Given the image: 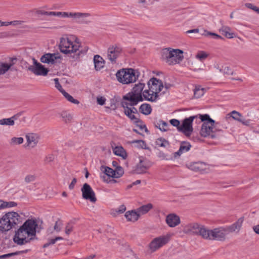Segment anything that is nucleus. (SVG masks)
Returning a JSON list of instances; mask_svg holds the SVG:
<instances>
[{
    "mask_svg": "<svg viewBox=\"0 0 259 259\" xmlns=\"http://www.w3.org/2000/svg\"><path fill=\"white\" fill-rule=\"evenodd\" d=\"M115 171V178H119L122 177L124 174L123 168L120 166H117Z\"/></svg>",
    "mask_w": 259,
    "mask_h": 259,
    "instance_id": "obj_46",
    "label": "nucleus"
},
{
    "mask_svg": "<svg viewBox=\"0 0 259 259\" xmlns=\"http://www.w3.org/2000/svg\"><path fill=\"white\" fill-rule=\"evenodd\" d=\"M34 65L28 67V70L36 75L46 76L48 74L49 69L38 62L34 58L33 59Z\"/></svg>",
    "mask_w": 259,
    "mask_h": 259,
    "instance_id": "obj_12",
    "label": "nucleus"
},
{
    "mask_svg": "<svg viewBox=\"0 0 259 259\" xmlns=\"http://www.w3.org/2000/svg\"><path fill=\"white\" fill-rule=\"evenodd\" d=\"M213 125H214V124L203 123L200 132L201 136L203 137H209L211 139L216 138L218 135L214 134Z\"/></svg>",
    "mask_w": 259,
    "mask_h": 259,
    "instance_id": "obj_15",
    "label": "nucleus"
},
{
    "mask_svg": "<svg viewBox=\"0 0 259 259\" xmlns=\"http://www.w3.org/2000/svg\"><path fill=\"white\" fill-rule=\"evenodd\" d=\"M7 217L4 214L0 219V231L2 233H6L14 228L12 226V223L8 220V219Z\"/></svg>",
    "mask_w": 259,
    "mask_h": 259,
    "instance_id": "obj_19",
    "label": "nucleus"
},
{
    "mask_svg": "<svg viewBox=\"0 0 259 259\" xmlns=\"http://www.w3.org/2000/svg\"><path fill=\"white\" fill-rule=\"evenodd\" d=\"M61 59L62 56L58 53H46L41 57L40 60L43 63L54 64L57 62V60Z\"/></svg>",
    "mask_w": 259,
    "mask_h": 259,
    "instance_id": "obj_16",
    "label": "nucleus"
},
{
    "mask_svg": "<svg viewBox=\"0 0 259 259\" xmlns=\"http://www.w3.org/2000/svg\"><path fill=\"white\" fill-rule=\"evenodd\" d=\"M199 116L201 121L203 122V123H208V124L210 123L211 124L215 123V121L211 119L209 115L207 114L203 115L199 114Z\"/></svg>",
    "mask_w": 259,
    "mask_h": 259,
    "instance_id": "obj_37",
    "label": "nucleus"
},
{
    "mask_svg": "<svg viewBox=\"0 0 259 259\" xmlns=\"http://www.w3.org/2000/svg\"><path fill=\"white\" fill-rule=\"evenodd\" d=\"M139 111L144 115H149L152 112L151 106L147 103L142 104L139 108Z\"/></svg>",
    "mask_w": 259,
    "mask_h": 259,
    "instance_id": "obj_28",
    "label": "nucleus"
},
{
    "mask_svg": "<svg viewBox=\"0 0 259 259\" xmlns=\"http://www.w3.org/2000/svg\"><path fill=\"white\" fill-rule=\"evenodd\" d=\"M148 85L151 93L155 95H158L164 87L162 81L155 77L151 78L148 82Z\"/></svg>",
    "mask_w": 259,
    "mask_h": 259,
    "instance_id": "obj_14",
    "label": "nucleus"
},
{
    "mask_svg": "<svg viewBox=\"0 0 259 259\" xmlns=\"http://www.w3.org/2000/svg\"><path fill=\"white\" fill-rule=\"evenodd\" d=\"M191 147V145L188 142L182 141L181 142L180 146V152L182 153L188 151Z\"/></svg>",
    "mask_w": 259,
    "mask_h": 259,
    "instance_id": "obj_36",
    "label": "nucleus"
},
{
    "mask_svg": "<svg viewBox=\"0 0 259 259\" xmlns=\"http://www.w3.org/2000/svg\"><path fill=\"white\" fill-rule=\"evenodd\" d=\"M77 182V180L76 178H73L72 180V182L71 183L69 184V189L70 190H72L74 189V186L75 185V184Z\"/></svg>",
    "mask_w": 259,
    "mask_h": 259,
    "instance_id": "obj_63",
    "label": "nucleus"
},
{
    "mask_svg": "<svg viewBox=\"0 0 259 259\" xmlns=\"http://www.w3.org/2000/svg\"><path fill=\"white\" fill-rule=\"evenodd\" d=\"M243 221V218H239L237 222L233 224L232 225L225 227L226 230L227 231V235L230 233H232L235 232L236 230L238 232L242 226V224Z\"/></svg>",
    "mask_w": 259,
    "mask_h": 259,
    "instance_id": "obj_21",
    "label": "nucleus"
},
{
    "mask_svg": "<svg viewBox=\"0 0 259 259\" xmlns=\"http://www.w3.org/2000/svg\"><path fill=\"white\" fill-rule=\"evenodd\" d=\"M17 205V203L14 201H4L0 200V209H4L6 208H11L15 207Z\"/></svg>",
    "mask_w": 259,
    "mask_h": 259,
    "instance_id": "obj_35",
    "label": "nucleus"
},
{
    "mask_svg": "<svg viewBox=\"0 0 259 259\" xmlns=\"http://www.w3.org/2000/svg\"><path fill=\"white\" fill-rule=\"evenodd\" d=\"M227 231L225 227L216 228L212 230L206 229L204 239L224 241L226 239Z\"/></svg>",
    "mask_w": 259,
    "mask_h": 259,
    "instance_id": "obj_6",
    "label": "nucleus"
},
{
    "mask_svg": "<svg viewBox=\"0 0 259 259\" xmlns=\"http://www.w3.org/2000/svg\"><path fill=\"white\" fill-rule=\"evenodd\" d=\"M5 215L7 217L8 220L12 223V226L14 228H16V226L22 222V218L16 212H9L6 213Z\"/></svg>",
    "mask_w": 259,
    "mask_h": 259,
    "instance_id": "obj_18",
    "label": "nucleus"
},
{
    "mask_svg": "<svg viewBox=\"0 0 259 259\" xmlns=\"http://www.w3.org/2000/svg\"><path fill=\"white\" fill-rule=\"evenodd\" d=\"M155 143L157 146L164 148L169 145V142L163 138H158Z\"/></svg>",
    "mask_w": 259,
    "mask_h": 259,
    "instance_id": "obj_41",
    "label": "nucleus"
},
{
    "mask_svg": "<svg viewBox=\"0 0 259 259\" xmlns=\"http://www.w3.org/2000/svg\"><path fill=\"white\" fill-rule=\"evenodd\" d=\"M62 223L61 222H59V221H56L54 227V229L57 232H60L61 231V226Z\"/></svg>",
    "mask_w": 259,
    "mask_h": 259,
    "instance_id": "obj_61",
    "label": "nucleus"
},
{
    "mask_svg": "<svg viewBox=\"0 0 259 259\" xmlns=\"http://www.w3.org/2000/svg\"><path fill=\"white\" fill-rule=\"evenodd\" d=\"M59 47L60 52L68 54V57L71 58L73 61L79 60L87 52V49H82L80 45L73 44L68 38H61Z\"/></svg>",
    "mask_w": 259,
    "mask_h": 259,
    "instance_id": "obj_2",
    "label": "nucleus"
},
{
    "mask_svg": "<svg viewBox=\"0 0 259 259\" xmlns=\"http://www.w3.org/2000/svg\"><path fill=\"white\" fill-rule=\"evenodd\" d=\"M183 51L170 48L163 49L161 52V59L169 65L179 63L184 58Z\"/></svg>",
    "mask_w": 259,
    "mask_h": 259,
    "instance_id": "obj_3",
    "label": "nucleus"
},
{
    "mask_svg": "<svg viewBox=\"0 0 259 259\" xmlns=\"http://www.w3.org/2000/svg\"><path fill=\"white\" fill-rule=\"evenodd\" d=\"M73 225L72 223H68L66 227L65 230V232L67 235H69L70 234V233L73 230Z\"/></svg>",
    "mask_w": 259,
    "mask_h": 259,
    "instance_id": "obj_51",
    "label": "nucleus"
},
{
    "mask_svg": "<svg viewBox=\"0 0 259 259\" xmlns=\"http://www.w3.org/2000/svg\"><path fill=\"white\" fill-rule=\"evenodd\" d=\"M204 163L203 162H192L188 165V167L192 170L199 171L202 170Z\"/></svg>",
    "mask_w": 259,
    "mask_h": 259,
    "instance_id": "obj_27",
    "label": "nucleus"
},
{
    "mask_svg": "<svg viewBox=\"0 0 259 259\" xmlns=\"http://www.w3.org/2000/svg\"><path fill=\"white\" fill-rule=\"evenodd\" d=\"M95 68L96 70H100L104 66V60L102 57L96 55L94 57Z\"/></svg>",
    "mask_w": 259,
    "mask_h": 259,
    "instance_id": "obj_24",
    "label": "nucleus"
},
{
    "mask_svg": "<svg viewBox=\"0 0 259 259\" xmlns=\"http://www.w3.org/2000/svg\"><path fill=\"white\" fill-rule=\"evenodd\" d=\"M245 6L247 8L251 9L259 14V8H257L256 6L253 5L252 4L246 3L245 4Z\"/></svg>",
    "mask_w": 259,
    "mask_h": 259,
    "instance_id": "obj_56",
    "label": "nucleus"
},
{
    "mask_svg": "<svg viewBox=\"0 0 259 259\" xmlns=\"http://www.w3.org/2000/svg\"><path fill=\"white\" fill-rule=\"evenodd\" d=\"M56 242V240L55 238L51 239L49 240V242L44 244L43 245L44 248H47L50 245L54 244Z\"/></svg>",
    "mask_w": 259,
    "mask_h": 259,
    "instance_id": "obj_60",
    "label": "nucleus"
},
{
    "mask_svg": "<svg viewBox=\"0 0 259 259\" xmlns=\"http://www.w3.org/2000/svg\"><path fill=\"white\" fill-rule=\"evenodd\" d=\"M12 66V64L0 62V75L5 74Z\"/></svg>",
    "mask_w": 259,
    "mask_h": 259,
    "instance_id": "obj_40",
    "label": "nucleus"
},
{
    "mask_svg": "<svg viewBox=\"0 0 259 259\" xmlns=\"http://www.w3.org/2000/svg\"><path fill=\"white\" fill-rule=\"evenodd\" d=\"M62 94L68 101L75 104H79V102L77 100L74 99L70 95L68 94L65 91H63V93H62Z\"/></svg>",
    "mask_w": 259,
    "mask_h": 259,
    "instance_id": "obj_43",
    "label": "nucleus"
},
{
    "mask_svg": "<svg viewBox=\"0 0 259 259\" xmlns=\"http://www.w3.org/2000/svg\"><path fill=\"white\" fill-rule=\"evenodd\" d=\"M170 123L174 126L177 127V130L180 127V122L179 120L176 119H172L169 121Z\"/></svg>",
    "mask_w": 259,
    "mask_h": 259,
    "instance_id": "obj_55",
    "label": "nucleus"
},
{
    "mask_svg": "<svg viewBox=\"0 0 259 259\" xmlns=\"http://www.w3.org/2000/svg\"><path fill=\"white\" fill-rule=\"evenodd\" d=\"M106 99L104 97L97 98V103L100 105H103L105 103Z\"/></svg>",
    "mask_w": 259,
    "mask_h": 259,
    "instance_id": "obj_64",
    "label": "nucleus"
},
{
    "mask_svg": "<svg viewBox=\"0 0 259 259\" xmlns=\"http://www.w3.org/2000/svg\"><path fill=\"white\" fill-rule=\"evenodd\" d=\"M143 96L145 100L151 102H155L158 98V95L151 93L149 89L143 91Z\"/></svg>",
    "mask_w": 259,
    "mask_h": 259,
    "instance_id": "obj_23",
    "label": "nucleus"
},
{
    "mask_svg": "<svg viewBox=\"0 0 259 259\" xmlns=\"http://www.w3.org/2000/svg\"><path fill=\"white\" fill-rule=\"evenodd\" d=\"M203 35H204L205 36H208V35L213 36L214 37V38L216 39L223 38L221 36H220L216 33L209 32L207 30H204V33H203Z\"/></svg>",
    "mask_w": 259,
    "mask_h": 259,
    "instance_id": "obj_54",
    "label": "nucleus"
},
{
    "mask_svg": "<svg viewBox=\"0 0 259 259\" xmlns=\"http://www.w3.org/2000/svg\"><path fill=\"white\" fill-rule=\"evenodd\" d=\"M232 114V118L234 119L235 120L238 121L239 119L242 117V115L239 112L234 110L231 112Z\"/></svg>",
    "mask_w": 259,
    "mask_h": 259,
    "instance_id": "obj_50",
    "label": "nucleus"
},
{
    "mask_svg": "<svg viewBox=\"0 0 259 259\" xmlns=\"http://www.w3.org/2000/svg\"><path fill=\"white\" fill-rule=\"evenodd\" d=\"M160 123L161 124V128H160V130L161 132H166L168 130V124L163 120L160 119Z\"/></svg>",
    "mask_w": 259,
    "mask_h": 259,
    "instance_id": "obj_52",
    "label": "nucleus"
},
{
    "mask_svg": "<svg viewBox=\"0 0 259 259\" xmlns=\"http://www.w3.org/2000/svg\"><path fill=\"white\" fill-rule=\"evenodd\" d=\"M165 221L168 226L170 227H175L181 223L180 217L175 213L168 214L166 217Z\"/></svg>",
    "mask_w": 259,
    "mask_h": 259,
    "instance_id": "obj_20",
    "label": "nucleus"
},
{
    "mask_svg": "<svg viewBox=\"0 0 259 259\" xmlns=\"http://www.w3.org/2000/svg\"><path fill=\"white\" fill-rule=\"evenodd\" d=\"M238 121L242 123L243 125L246 126H249L250 124V119H245L242 116L241 118L239 119V120Z\"/></svg>",
    "mask_w": 259,
    "mask_h": 259,
    "instance_id": "obj_58",
    "label": "nucleus"
},
{
    "mask_svg": "<svg viewBox=\"0 0 259 259\" xmlns=\"http://www.w3.org/2000/svg\"><path fill=\"white\" fill-rule=\"evenodd\" d=\"M126 210V207L124 205H121L117 209L112 210V214L115 216L118 214L123 213Z\"/></svg>",
    "mask_w": 259,
    "mask_h": 259,
    "instance_id": "obj_44",
    "label": "nucleus"
},
{
    "mask_svg": "<svg viewBox=\"0 0 259 259\" xmlns=\"http://www.w3.org/2000/svg\"><path fill=\"white\" fill-rule=\"evenodd\" d=\"M82 196L84 199L89 200L91 202L95 203L97 201L95 193L90 185L84 183L81 189Z\"/></svg>",
    "mask_w": 259,
    "mask_h": 259,
    "instance_id": "obj_13",
    "label": "nucleus"
},
{
    "mask_svg": "<svg viewBox=\"0 0 259 259\" xmlns=\"http://www.w3.org/2000/svg\"><path fill=\"white\" fill-rule=\"evenodd\" d=\"M54 81L55 84V87L62 94L63 93V91H64L61 84L59 83V79L58 78H56L54 79Z\"/></svg>",
    "mask_w": 259,
    "mask_h": 259,
    "instance_id": "obj_53",
    "label": "nucleus"
},
{
    "mask_svg": "<svg viewBox=\"0 0 259 259\" xmlns=\"http://www.w3.org/2000/svg\"><path fill=\"white\" fill-rule=\"evenodd\" d=\"M131 143L135 144V146L138 148H142L144 149H148V148L146 147V142L142 140H133L131 142Z\"/></svg>",
    "mask_w": 259,
    "mask_h": 259,
    "instance_id": "obj_38",
    "label": "nucleus"
},
{
    "mask_svg": "<svg viewBox=\"0 0 259 259\" xmlns=\"http://www.w3.org/2000/svg\"><path fill=\"white\" fill-rule=\"evenodd\" d=\"M208 56V54L203 52L200 51L198 52L197 55H196V58L200 60V61H202L203 60L206 59Z\"/></svg>",
    "mask_w": 259,
    "mask_h": 259,
    "instance_id": "obj_48",
    "label": "nucleus"
},
{
    "mask_svg": "<svg viewBox=\"0 0 259 259\" xmlns=\"http://www.w3.org/2000/svg\"><path fill=\"white\" fill-rule=\"evenodd\" d=\"M221 126L223 127L225 129H226L227 128V126H224L223 125H221L220 122H215L214 124V125H213V131L214 132V134H216L217 135V133L219 132H221L222 131V130L220 128Z\"/></svg>",
    "mask_w": 259,
    "mask_h": 259,
    "instance_id": "obj_47",
    "label": "nucleus"
},
{
    "mask_svg": "<svg viewBox=\"0 0 259 259\" xmlns=\"http://www.w3.org/2000/svg\"><path fill=\"white\" fill-rule=\"evenodd\" d=\"M14 119H16V115H14L11 118H3L0 120V125L12 126L15 124Z\"/></svg>",
    "mask_w": 259,
    "mask_h": 259,
    "instance_id": "obj_33",
    "label": "nucleus"
},
{
    "mask_svg": "<svg viewBox=\"0 0 259 259\" xmlns=\"http://www.w3.org/2000/svg\"><path fill=\"white\" fill-rule=\"evenodd\" d=\"M124 216L127 221L133 222L137 221L140 217L137 210L127 211L125 212Z\"/></svg>",
    "mask_w": 259,
    "mask_h": 259,
    "instance_id": "obj_22",
    "label": "nucleus"
},
{
    "mask_svg": "<svg viewBox=\"0 0 259 259\" xmlns=\"http://www.w3.org/2000/svg\"><path fill=\"white\" fill-rule=\"evenodd\" d=\"M220 71L226 74H233V71L229 66H223L220 69Z\"/></svg>",
    "mask_w": 259,
    "mask_h": 259,
    "instance_id": "obj_49",
    "label": "nucleus"
},
{
    "mask_svg": "<svg viewBox=\"0 0 259 259\" xmlns=\"http://www.w3.org/2000/svg\"><path fill=\"white\" fill-rule=\"evenodd\" d=\"M38 225L35 219H28L15 232L13 237L14 242L18 245H22L29 243L33 239L29 236H35Z\"/></svg>",
    "mask_w": 259,
    "mask_h": 259,
    "instance_id": "obj_1",
    "label": "nucleus"
},
{
    "mask_svg": "<svg viewBox=\"0 0 259 259\" xmlns=\"http://www.w3.org/2000/svg\"><path fill=\"white\" fill-rule=\"evenodd\" d=\"M220 31L227 38H232L234 37V33L230 32L231 28L227 26H222Z\"/></svg>",
    "mask_w": 259,
    "mask_h": 259,
    "instance_id": "obj_32",
    "label": "nucleus"
},
{
    "mask_svg": "<svg viewBox=\"0 0 259 259\" xmlns=\"http://www.w3.org/2000/svg\"><path fill=\"white\" fill-rule=\"evenodd\" d=\"M35 177L34 175H29L25 177V181L27 183H29L30 182H33L35 180Z\"/></svg>",
    "mask_w": 259,
    "mask_h": 259,
    "instance_id": "obj_57",
    "label": "nucleus"
},
{
    "mask_svg": "<svg viewBox=\"0 0 259 259\" xmlns=\"http://www.w3.org/2000/svg\"><path fill=\"white\" fill-rule=\"evenodd\" d=\"M197 117L198 115L192 116L184 119L182 125H180V127L178 128V131L183 133L187 137H189L193 131L192 127L193 121Z\"/></svg>",
    "mask_w": 259,
    "mask_h": 259,
    "instance_id": "obj_9",
    "label": "nucleus"
},
{
    "mask_svg": "<svg viewBox=\"0 0 259 259\" xmlns=\"http://www.w3.org/2000/svg\"><path fill=\"white\" fill-rule=\"evenodd\" d=\"M151 166L152 163L149 160L140 156L139 157V162L134 169V172L136 174H146Z\"/></svg>",
    "mask_w": 259,
    "mask_h": 259,
    "instance_id": "obj_8",
    "label": "nucleus"
},
{
    "mask_svg": "<svg viewBox=\"0 0 259 259\" xmlns=\"http://www.w3.org/2000/svg\"><path fill=\"white\" fill-rule=\"evenodd\" d=\"M90 16L89 13L80 12H62V18H72L78 23H83L81 19Z\"/></svg>",
    "mask_w": 259,
    "mask_h": 259,
    "instance_id": "obj_17",
    "label": "nucleus"
},
{
    "mask_svg": "<svg viewBox=\"0 0 259 259\" xmlns=\"http://www.w3.org/2000/svg\"><path fill=\"white\" fill-rule=\"evenodd\" d=\"M60 115L61 117L62 120L65 123H68L71 122L73 118L72 115L70 113L66 111H63L61 112L60 113Z\"/></svg>",
    "mask_w": 259,
    "mask_h": 259,
    "instance_id": "obj_30",
    "label": "nucleus"
},
{
    "mask_svg": "<svg viewBox=\"0 0 259 259\" xmlns=\"http://www.w3.org/2000/svg\"><path fill=\"white\" fill-rule=\"evenodd\" d=\"M145 84L139 83L135 85L132 91L123 97V99L130 102V106H134L139 102L143 101L142 92Z\"/></svg>",
    "mask_w": 259,
    "mask_h": 259,
    "instance_id": "obj_4",
    "label": "nucleus"
},
{
    "mask_svg": "<svg viewBox=\"0 0 259 259\" xmlns=\"http://www.w3.org/2000/svg\"><path fill=\"white\" fill-rule=\"evenodd\" d=\"M27 252H28V250L18 251L15 252H12V253L2 255L0 256V258H4L7 257H10V256H14V255H19L21 253H27Z\"/></svg>",
    "mask_w": 259,
    "mask_h": 259,
    "instance_id": "obj_45",
    "label": "nucleus"
},
{
    "mask_svg": "<svg viewBox=\"0 0 259 259\" xmlns=\"http://www.w3.org/2000/svg\"><path fill=\"white\" fill-rule=\"evenodd\" d=\"M26 139L28 144L31 145L32 147H34L38 142L36 135L33 134L27 135Z\"/></svg>",
    "mask_w": 259,
    "mask_h": 259,
    "instance_id": "obj_34",
    "label": "nucleus"
},
{
    "mask_svg": "<svg viewBox=\"0 0 259 259\" xmlns=\"http://www.w3.org/2000/svg\"><path fill=\"white\" fill-rule=\"evenodd\" d=\"M152 208L153 205L151 203H148L140 206L137 209V211L139 216H140L147 213Z\"/></svg>",
    "mask_w": 259,
    "mask_h": 259,
    "instance_id": "obj_25",
    "label": "nucleus"
},
{
    "mask_svg": "<svg viewBox=\"0 0 259 259\" xmlns=\"http://www.w3.org/2000/svg\"><path fill=\"white\" fill-rule=\"evenodd\" d=\"M136 125L140 127L141 130H144L146 132H148V129L145 124H143L142 121L141 120V122H139L138 124L137 123H135Z\"/></svg>",
    "mask_w": 259,
    "mask_h": 259,
    "instance_id": "obj_59",
    "label": "nucleus"
},
{
    "mask_svg": "<svg viewBox=\"0 0 259 259\" xmlns=\"http://www.w3.org/2000/svg\"><path fill=\"white\" fill-rule=\"evenodd\" d=\"M101 170L103 171L105 175L108 177L109 179L110 178H115V171L112 168L102 165L101 167Z\"/></svg>",
    "mask_w": 259,
    "mask_h": 259,
    "instance_id": "obj_29",
    "label": "nucleus"
},
{
    "mask_svg": "<svg viewBox=\"0 0 259 259\" xmlns=\"http://www.w3.org/2000/svg\"><path fill=\"white\" fill-rule=\"evenodd\" d=\"M122 52V49L118 45H113L109 47L107 50V58L111 63H115L116 59L120 56Z\"/></svg>",
    "mask_w": 259,
    "mask_h": 259,
    "instance_id": "obj_11",
    "label": "nucleus"
},
{
    "mask_svg": "<svg viewBox=\"0 0 259 259\" xmlns=\"http://www.w3.org/2000/svg\"><path fill=\"white\" fill-rule=\"evenodd\" d=\"M23 138L22 137H13L10 140L9 143L11 146H15L23 143Z\"/></svg>",
    "mask_w": 259,
    "mask_h": 259,
    "instance_id": "obj_42",
    "label": "nucleus"
},
{
    "mask_svg": "<svg viewBox=\"0 0 259 259\" xmlns=\"http://www.w3.org/2000/svg\"><path fill=\"white\" fill-rule=\"evenodd\" d=\"M139 72L133 68H123L116 73L117 80L123 84L135 82L138 79Z\"/></svg>",
    "mask_w": 259,
    "mask_h": 259,
    "instance_id": "obj_5",
    "label": "nucleus"
},
{
    "mask_svg": "<svg viewBox=\"0 0 259 259\" xmlns=\"http://www.w3.org/2000/svg\"><path fill=\"white\" fill-rule=\"evenodd\" d=\"M54 159V156L53 154H49L46 156L45 161L46 163H50Z\"/></svg>",
    "mask_w": 259,
    "mask_h": 259,
    "instance_id": "obj_62",
    "label": "nucleus"
},
{
    "mask_svg": "<svg viewBox=\"0 0 259 259\" xmlns=\"http://www.w3.org/2000/svg\"><path fill=\"white\" fill-rule=\"evenodd\" d=\"M132 110H131V108H126V110H124V113L132 121H134V123H137V124L139 122H141V119L137 117L136 115L133 114L132 113Z\"/></svg>",
    "mask_w": 259,
    "mask_h": 259,
    "instance_id": "obj_31",
    "label": "nucleus"
},
{
    "mask_svg": "<svg viewBox=\"0 0 259 259\" xmlns=\"http://www.w3.org/2000/svg\"><path fill=\"white\" fill-rule=\"evenodd\" d=\"M207 228L197 223H191L187 225L184 229V232L186 234H191L200 236L204 239Z\"/></svg>",
    "mask_w": 259,
    "mask_h": 259,
    "instance_id": "obj_7",
    "label": "nucleus"
},
{
    "mask_svg": "<svg viewBox=\"0 0 259 259\" xmlns=\"http://www.w3.org/2000/svg\"><path fill=\"white\" fill-rule=\"evenodd\" d=\"M169 240V238L166 236H161L155 238L149 244V248L151 252L156 250L166 244Z\"/></svg>",
    "mask_w": 259,
    "mask_h": 259,
    "instance_id": "obj_10",
    "label": "nucleus"
},
{
    "mask_svg": "<svg viewBox=\"0 0 259 259\" xmlns=\"http://www.w3.org/2000/svg\"><path fill=\"white\" fill-rule=\"evenodd\" d=\"M205 91L204 88H202L200 86L196 87L194 91V97L196 98L202 97L204 95Z\"/></svg>",
    "mask_w": 259,
    "mask_h": 259,
    "instance_id": "obj_39",
    "label": "nucleus"
},
{
    "mask_svg": "<svg viewBox=\"0 0 259 259\" xmlns=\"http://www.w3.org/2000/svg\"><path fill=\"white\" fill-rule=\"evenodd\" d=\"M115 155L121 157L123 159L127 157V153L124 148L121 146H116L113 149Z\"/></svg>",
    "mask_w": 259,
    "mask_h": 259,
    "instance_id": "obj_26",
    "label": "nucleus"
}]
</instances>
